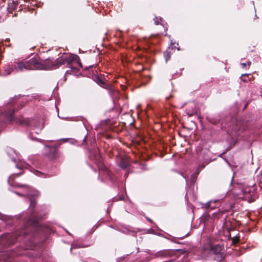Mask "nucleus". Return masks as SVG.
<instances>
[{"mask_svg":"<svg viewBox=\"0 0 262 262\" xmlns=\"http://www.w3.org/2000/svg\"><path fill=\"white\" fill-rule=\"evenodd\" d=\"M53 61L50 59L42 60L38 56L29 59L19 60L14 62V67L17 72L25 70L53 69Z\"/></svg>","mask_w":262,"mask_h":262,"instance_id":"f03ea898","label":"nucleus"},{"mask_svg":"<svg viewBox=\"0 0 262 262\" xmlns=\"http://www.w3.org/2000/svg\"><path fill=\"white\" fill-rule=\"evenodd\" d=\"M22 173H23V172H19V173H18V174H18V176H19V175L21 174Z\"/></svg>","mask_w":262,"mask_h":262,"instance_id":"cd10ccee","label":"nucleus"},{"mask_svg":"<svg viewBox=\"0 0 262 262\" xmlns=\"http://www.w3.org/2000/svg\"><path fill=\"white\" fill-rule=\"evenodd\" d=\"M81 247L78 244H73L72 245L71 250H72V249L79 248H81Z\"/></svg>","mask_w":262,"mask_h":262,"instance_id":"412c9836","label":"nucleus"},{"mask_svg":"<svg viewBox=\"0 0 262 262\" xmlns=\"http://www.w3.org/2000/svg\"><path fill=\"white\" fill-rule=\"evenodd\" d=\"M110 136H108H108H107V138H110Z\"/></svg>","mask_w":262,"mask_h":262,"instance_id":"c756f323","label":"nucleus"},{"mask_svg":"<svg viewBox=\"0 0 262 262\" xmlns=\"http://www.w3.org/2000/svg\"><path fill=\"white\" fill-rule=\"evenodd\" d=\"M93 66H94L93 65H92V66H90V68L93 67Z\"/></svg>","mask_w":262,"mask_h":262,"instance_id":"c85d7f7f","label":"nucleus"},{"mask_svg":"<svg viewBox=\"0 0 262 262\" xmlns=\"http://www.w3.org/2000/svg\"><path fill=\"white\" fill-rule=\"evenodd\" d=\"M16 111V110L13 108L12 110H10L9 112L7 113V117L10 122H12L14 121V117L13 114L15 113Z\"/></svg>","mask_w":262,"mask_h":262,"instance_id":"9d476101","label":"nucleus"},{"mask_svg":"<svg viewBox=\"0 0 262 262\" xmlns=\"http://www.w3.org/2000/svg\"><path fill=\"white\" fill-rule=\"evenodd\" d=\"M247 104H246V105H245V107H245V108L247 107Z\"/></svg>","mask_w":262,"mask_h":262,"instance_id":"2f4dec72","label":"nucleus"},{"mask_svg":"<svg viewBox=\"0 0 262 262\" xmlns=\"http://www.w3.org/2000/svg\"><path fill=\"white\" fill-rule=\"evenodd\" d=\"M247 64L248 66H251V62L250 61H248L247 62Z\"/></svg>","mask_w":262,"mask_h":262,"instance_id":"393cba45","label":"nucleus"},{"mask_svg":"<svg viewBox=\"0 0 262 262\" xmlns=\"http://www.w3.org/2000/svg\"><path fill=\"white\" fill-rule=\"evenodd\" d=\"M16 123L20 125L29 126L31 125L30 120L28 118L18 119L16 120Z\"/></svg>","mask_w":262,"mask_h":262,"instance_id":"0eeeda50","label":"nucleus"},{"mask_svg":"<svg viewBox=\"0 0 262 262\" xmlns=\"http://www.w3.org/2000/svg\"><path fill=\"white\" fill-rule=\"evenodd\" d=\"M71 70H70H70H68V71H67V72H66V73H67V74H71Z\"/></svg>","mask_w":262,"mask_h":262,"instance_id":"bb28decb","label":"nucleus"},{"mask_svg":"<svg viewBox=\"0 0 262 262\" xmlns=\"http://www.w3.org/2000/svg\"><path fill=\"white\" fill-rule=\"evenodd\" d=\"M241 64H242L243 68H245L247 66V64L245 63H242Z\"/></svg>","mask_w":262,"mask_h":262,"instance_id":"b1692460","label":"nucleus"},{"mask_svg":"<svg viewBox=\"0 0 262 262\" xmlns=\"http://www.w3.org/2000/svg\"><path fill=\"white\" fill-rule=\"evenodd\" d=\"M15 69L14 67V63L13 64L10 65L9 64L6 66L5 71L7 72L8 74H10L11 72L13 71V70Z\"/></svg>","mask_w":262,"mask_h":262,"instance_id":"ddd939ff","label":"nucleus"},{"mask_svg":"<svg viewBox=\"0 0 262 262\" xmlns=\"http://www.w3.org/2000/svg\"><path fill=\"white\" fill-rule=\"evenodd\" d=\"M248 125L246 121L236 120L231 128V134L233 136H238L242 133L246 131Z\"/></svg>","mask_w":262,"mask_h":262,"instance_id":"39448f33","label":"nucleus"},{"mask_svg":"<svg viewBox=\"0 0 262 262\" xmlns=\"http://www.w3.org/2000/svg\"><path fill=\"white\" fill-rule=\"evenodd\" d=\"M162 19L161 18H158V17H155L154 19V24L156 25H158L160 24V21H161Z\"/></svg>","mask_w":262,"mask_h":262,"instance_id":"f3484780","label":"nucleus"},{"mask_svg":"<svg viewBox=\"0 0 262 262\" xmlns=\"http://www.w3.org/2000/svg\"><path fill=\"white\" fill-rule=\"evenodd\" d=\"M235 143L236 141H234L233 144L232 145H231L229 148H228L227 150H230L232 147H233L235 145Z\"/></svg>","mask_w":262,"mask_h":262,"instance_id":"5701e85b","label":"nucleus"},{"mask_svg":"<svg viewBox=\"0 0 262 262\" xmlns=\"http://www.w3.org/2000/svg\"><path fill=\"white\" fill-rule=\"evenodd\" d=\"M30 207L31 210V214L25 222L24 227L20 231L14 235L10 233H6L1 237V243L6 246H10L14 244L17 239L21 236L26 237L30 234L36 231L38 228V223L40 217L37 216L34 212V209L36 204V201L34 196L30 198Z\"/></svg>","mask_w":262,"mask_h":262,"instance_id":"f257e3e1","label":"nucleus"},{"mask_svg":"<svg viewBox=\"0 0 262 262\" xmlns=\"http://www.w3.org/2000/svg\"><path fill=\"white\" fill-rule=\"evenodd\" d=\"M224 246L223 244H212L210 246V250L215 255H221V257L223 259L225 256L223 254Z\"/></svg>","mask_w":262,"mask_h":262,"instance_id":"423d86ee","label":"nucleus"},{"mask_svg":"<svg viewBox=\"0 0 262 262\" xmlns=\"http://www.w3.org/2000/svg\"><path fill=\"white\" fill-rule=\"evenodd\" d=\"M188 236V233H187L186 235H183V236H180V237H179V238L180 239H183V238H184L185 237H187V236Z\"/></svg>","mask_w":262,"mask_h":262,"instance_id":"4be33fe9","label":"nucleus"},{"mask_svg":"<svg viewBox=\"0 0 262 262\" xmlns=\"http://www.w3.org/2000/svg\"><path fill=\"white\" fill-rule=\"evenodd\" d=\"M95 81L100 86L105 88L106 85V82L102 80L99 76H96L95 77Z\"/></svg>","mask_w":262,"mask_h":262,"instance_id":"9b49d317","label":"nucleus"},{"mask_svg":"<svg viewBox=\"0 0 262 262\" xmlns=\"http://www.w3.org/2000/svg\"><path fill=\"white\" fill-rule=\"evenodd\" d=\"M220 121V120H214V119H210L209 122L213 124H217Z\"/></svg>","mask_w":262,"mask_h":262,"instance_id":"6ab92c4d","label":"nucleus"},{"mask_svg":"<svg viewBox=\"0 0 262 262\" xmlns=\"http://www.w3.org/2000/svg\"><path fill=\"white\" fill-rule=\"evenodd\" d=\"M129 162L128 161V160L126 159H125L123 157L121 158V160L119 163V166L120 167H121L123 169H125V168H127L129 166Z\"/></svg>","mask_w":262,"mask_h":262,"instance_id":"1a4fd4ad","label":"nucleus"},{"mask_svg":"<svg viewBox=\"0 0 262 262\" xmlns=\"http://www.w3.org/2000/svg\"><path fill=\"white\" fill-rule=\"evenodd\" d=\"M169 255V251L167 250L161 251L156 254V256L159 257H167Z\"/></svg>","mask_w":262,"mask_h":262,"instance_id":"f8f14e48","label":"nucleus"},{"mask_svg":"<svg viewBox=\"0 0 262 262\" xmlns=\"http://www.w3.org/2000/svg\"><path fill=\"white\" fill-rule=\"evenodd\" d=\"M148 221H149V222H152V221H151V220H150V219H148Z\"/></svg>","mask_w":262,"mask_h":262,"instance_id":"7c9ffc66","label":"nucleus"},{"mask_svg":"<svg viewBox=\"0 0 262 262\" xmlns=\"http://www.w3.org/2000/svg\"><path fill=\"white\" fill-rule=\"evenodd\" d=\"M225 213V211H220L217 213H214V215L216 216L217 218H220L222 217V215Z\"/></svg>","mask_w":262,"mask_h":262,"instance_id":"a211bd4d","label":"nucleus"},{"mask_svg":"<svg viewBox=\"0 0 262 262\" xmlns=\"http://www.w3.org/2000/svg\"><path fill=\"white\" fill-rule=\"evenodd\" d=\"M96 164L98 166L99 170L106 172L107 174H108V171L107 168L101 162L100 156H99V159L98 160V162H97Z\"/></svg>","mask_w":262,"mask_h":262,"instance_id":"6e6552de","label":"nucleus"},{"mask_svg":"<svg viewBox=\"0 0 262 262\" xmlns=\"http://www.w3.org/2000/svg\"><path fill=\"white\" fill-rule=\"evenodd\" d=\"M239 242V239L238 237H234L232 239V243L234 244H236L238 243Z\"/></svg>","mask_w":262,"mask_h":262,"instance_id":"aec40b11","label":"nucleus"},{"mask_svg":"<svg viewBox=\"0 0 262 262\" xmlns=\"http://www.w3.org/2000/svg\"><path fill=\"white\" fill-rule=\"evenodd\" d=\"M210 217V216L208 213H205L202 216V220L204 221H207L209 219Z\"/></svg>","mask_w":262,"mask_h":262,"instance_id":"dca6fc26","label":"nucleus"},{"mask_svg":"<svg viewBox=\"0 0 262 262\" xmlns=\"http://www.w3.org/2000/svg\"><path fill=\"white\" fill-rule=\"evenodd\" d=\"M59 144L56 143L53 145H46L44 148V156L50 160H53L59 158Z\"/></svg>","mask_w":262,"mask_h":262,"instance_id":"20e7f679","label":"nucleus"},{"mask_svg":"<svg viewBox=\"0 0 262 262\" xmlns=\"http://www.w3.org/2000/svg\"><path fill=\"white\" fill-rule=\"evenodd\" d=\"M211 201H209L206 203L203 204L202 205V208L204 209L207 210L209 209H212L213 208L211 207Z\"/></svg>","mask_w":262,"mask_h":262,"instance_id":"4468645a","label":"nucleus"},{"mask_svg":"<svg viewBox=\"0 0 262 262\" xmlns=\"http://www.w3.org/2000/svg\"><path fill=\"white\" fill-rule=\"evenodd\" d=\"M73 62H76L80 68H82V64L81 63L78 56L64 53L55 61H53V69H57L62 64H64L66 63H67L68 65H70Z\"/></svg>","mask_w":262,"mask_h":262,"instance_id":"7ed1b4c3","label":"nucleus"},{"mask_svg":"<svg viewBox=\"0 0 262 262\" xmlns=\"http://www.w3.org/2000/svg\"><path fill=\"white\" fill-rule=\"evenodd\" d=\"M70 68L74 71H76L77 70V68L75 67H71Z\"/></svg>","mask_w":262,"mask_h":262,"instance_id":"a878e982","label":"nucleus"},{"mask_svg":"<svg viewBox=\"0 0 262 262\" xmlns=\"http://www.w3.org/2000/svg\"><path fill=\"white\" fill-rule=\"evenodd\" d=\"M249 74H242L241 77V79L243 81L247 82L248 81H249L250 80V79L249 78Z\"/></svg>","mask_w":262,"mask_h":262,"instance_id":"2eb2a0df","label":"nucleus"}]
</instances>
